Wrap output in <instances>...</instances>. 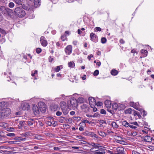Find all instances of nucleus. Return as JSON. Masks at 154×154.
I'll use <instances>...</instances> for the list:
<instances>
[{"instance_id": "7ed1b4c3", "label": "nucleus", "mask_w": 154, "mask_h": 154, "mask_svg": "<svg viewBox=\"0 0 154 154\" xmlns=\"http://www.w3.org/2000/svg\"><path fill=\"white\" fill-rule=\"evenodd\" d=\"M5 106L2 109H0L2 114H3L2 116L4 118L8 116L11 113V110L9 108H5Z\"/></svg>"}, {"instance_id": "2eb2a0df", "label": "nucleus", "mask_w": 154, "mask_h": 154, "mask_svg": "<svg viewBox=\"0 0 154 154\" xmlns=\"http://www.w3.org/2000/svg\"><path fill=\"white\" fill-rule=\"evenodd\" d=\"M144 140L145 141L147 142H151L152 140L151 137L147 135L144 138Z\"/></svg>"}, {"instance_id": "e2e57ef3", "label": "nucleus", "mask_w": 154, "mask_h": 154, "mask_svg": "<svg viewBox=\"0 0 154 154\" xmlns=\"http://www.w3.org/2000/svg\"><path fill=\"white\" fill-rule=\"evenodd\" d=\"M95 29H96V31H100L101 30V29L98 27H96Z\"/></svg>"}, {"instance_id": "f704fd0d", "label": "nucleus", "mask_w": 154, "mask_h": 154, "mask_svg": "<svg viewBox=\"0 0 154 154\" xmlns=\"http://www.w3.org/2000/svg\"><path fill=\"white\" fill-rule=\"evenodd\" d=\"M62 111L65 115H66L68 113V111L65 109V108H62Z\"/></svg>"}, {"instance_id": "6ab92c4d", "label": "nucleus", "mask_w": 154, "mask_h": 154, "mask_svg": "<svg viewBox=\"0 0 154 154\" xmlns=\"http://www.w3.org/2000/svg\"><path fill=\"white\" fill-rule=\"evenodd\" d=\"M104 103L105 105L106 106L107 108H109L111 106V102L109 100H106L104 102Z\"/></svg>"}, {"instance_id": "79ce46f5", "label": "nucleus", "mask_w": 154, "mask_h": 154, "mask_svg": "<svg viewBox=\"0 0 154 154\" xmlns=\"http://www.w3.org/2000/svg\"><path fill=\"white\" fill-rule=\"evenodd\" d=\"M100 113L101 114H106V111L103 109H101L100 110Z\"/></svg>"}, {"instance_id": "a211bd4d", "label": "nucleus", "mask_w": 154, "mask_h": 154, "mask_svg": "<svg viewBox=\"0 0 154 154\" xmlns=\"http://www.w3.org/2000/svg\"><path fill=\"white\" fill-rule=\"evenodd\" d=\"M28 125H32L35 123V121L32 119H29L28 121L26 122Z\"/></svg>"}, {"instance_id": "412c9836", "label": "nucleus", "mask_w": 154, "mask_h": 154, "mask_svg": "<svg viewBox=\"0 0 154 154\" xmlns=\"http://www.w3.org/2000/svg\"><path fill=\"white\" fill-rule=\"evenodd\" d=\"M98 133L100 135L103 137H105L108 135L107 134L102 131H98Z\"/></svg>"}, {"instance_id": "473e14b6", "label": "nucleus", "mask_w": 154, "mask_h": 154, "mask_svg": "<svg viewBox=\"0 0 154 154\" xmlns=\"http://www.w3.org/2000/svg\"><path fill=\"white\" fill-rule=\"evenodd\" d=\"M14 1L17 4L19 5H22V2L21 0H14Z\"/></svg>"}, {"instance_id": "c85d7f7f", "label": "nucleus", "mask_w": 154, "mask_h": 154, "mask_svg": "<svg viewBox=\"0 0 154 154\" xmlns=\"http://www.w3.org/2000/svg\"><path fill=\"white\" fill-rule=\"evenodd\" d=\"M68 65L69 67L72 68L75 66V63L73 62H70L68 63Z\"/></svg>"}, {"instance_id": "f257e3e1", "label": "nucleus", "mask_w": 154, "mask_h": 154, "mask_svg": "<svg viewBox=\"0 0 154 154\" xmlns=\"http://www.w3.org/2000/svg\"><path fill=\"white\" fill-rule=\"evenodd\" d=\"M0 10L2 13L5 16H11L13 14V11L8 8H6L5 6H2L0 8Z\"/></svg>"}, {"instance_id": "423d86ee", "label": "nucleus", "mask_w": 154, "mask_h": 154, "mask_svg": "<svg viewBox=\"0 0 154 154\" xmlns=\"http://www.w3.org/2000/svg\"><path fill=\"white\" fill-rule=\"evenodd\" d=\"M70 103L73 107H76L78 106L77 101L75 98L72 97L70 99Z\"/></svg>"}, {"instance_id": "0e129e2a", "label": "nucleus", "mask_w": 154, "mask_h": 154, "mask_svg": "<svg viewBox=\"0 0 154 154\" xmlns=\"http://www.w3.org/2000/svg\"><path fill=\"white\" fill-rule=\"evenodd\" d=\"M132 154H140L139 152L134 150L132 151Z\"/></svg>"}, {"instance_id": "680f3d73", "label": "nucleus", "mask_w": 154, "mask_h": 154, "mask_svg": "<svg viewBox=\"0 0 154 154\" xmlns=\"http://www.w3.org/2000/svg\"><path fill=\"white\" fill-rule=\"evenodd\" d=\"M98 121L101 124H103V123H105L106 124V121L105 120H99Z\"/></svg>"}, {"instance_id": "72a5a7b5", "label": "nucleus", "mask_w": 154, "mask_h": 154, "mask_svg": "<svg viewBox=\"0 0 154 154\" xmlns=\"http://www.w3.org/2000/svg\"><path fill=\"white\" fill-rule=\"evenodd\" d=\"M21 8L23 9H24L26 10H29V8L28 7L25 5L23 4V5H22V7Z\"/></svg>"}, {"instance_id": "a19ab883", "label": "nucleus", "mask_w": 154, "mask_h": 154, "mask_svg": "<svg viewBox=\"0 0 154 154\" xmlns=\"http://www.w3.org/2000/svg\"><path fill=\"white\" fill-rule=\"evenodd\" d=\"M99 73V70H96L94 71V73H93V75L94 76H96L98 75Z\"/></svg>"}, {"instance_id": "de8ad7c7", "label": "nucleus", "mask_w": 154, "mask_h": 154, "mask_svg": "<svg viewBox=\"0 0 154 154\" xmlns=\"http://www.w3.org/2000/svg\"><path fill=\"white\" fill-rule=\"evenodd\" d=\"M0 32L4 35L6 33L5 31L1 28H0Z\"/></svg>"}, {"instance_id": "5fc2aeb1", "label": "nucleus", "mask_w": 154, "mask_h": 154, "mask_svg": "<svg viewBox=\"0 0 154 154\" xmlns=\"http://www.w3.org/2000/svg\"><path fill=\"white\" fill-rule=\"evenodd\" d=\"M138 112L135 110L134 109H133V110L132 111V113L133 114V115L134 116H136V115H137V114Z\"/></svg>"}, {"instance_id": "49530a36", "label": "nucleus", "mask_w": 154, "mask_h": 154, "mask_svg": "<svg viewBox=\"0 0 154 154\" xmlns=\"http://www.w3.org/2000/svg\"><path fill=\"white\" fill-rule=\"evenodd\" d=\"M65 119V118L63 117H60V119L59 120V121L60 123H63V120Z\"/></svg>"}, {"instance_id": "4c0bfd02", "label": "nucleus", "mask_w": 154, "mask_h": 154, "mask_svg": "<svg viewBox=\"0 0 154 154\" xmlns=\"http://www.w3.org/2000/svg\"><path fill=\"white\" fill-rule=\"evenodd\" d=\"M106 39L105 37H103L101 39V42L103 44L106 43Z\"/></svg>"}, {"instance_id": "4468645a", "label": "nucleus", "mask_w": 154, "mask_h": 154, "mask_svg": "<svg viewBox=\"0 0 154 154\" xmlns=\"http://www.w3.org/2000/svg\"><path fill=\"white\" fill-rule=\"evenodd\" d=\"M139 105V103L138 102L134 103V102H131L130 103V106L133 107L136 109L138 107Z\"/></svg>"}, {"instance_id": "c03bdc74", "label": "nucleus", "mask_w": 154, "mask_h": 154, "mask_svg": "<svg viewBox=\"0 0 154 154\" xmlns=\"http://www.w3.org/2000/svg\"><path fill=\"white\" fill-rule=\"evenodd\" d=\"M60 66H57L55 69V71L57 72H58L60 70Z\"/></svg>"}, {"instance_id": "cd10ccee", "label": "nucleus", "mask_w": 154, "mask_h": 154, "mask_svg": "<svg viewBox=\"0 0 154 154\" xmlns=\"http://www.w3.org/2000/svg\"><path fill=\"white\" fill-rule=\"evenodd\" d=\"M141 52L142 54H144V56H147V54L148 53L147 51L145 50L142 49L141 50Z\"/></svg>"}, {"instance_id": "f03ea898", "label": "nucleus", "mask_w": 154, "mask_h": 154, "mask_svg": "<svg viewBox=\"0 0 154 154\" xmlns=\"http://www.w3.org/2000/svg\"><path fill=\"white\" fill-rule=\"evenodd\" d=\"M14 12L16 15L20 18L24 17L26 14L25 11L21 7H16Z\"/></svg>"}, {"instance_id": "ddd939ff", "label": "nucleus", "mask_w": 154, "mask_h": 154, "mask_svg": "<svg viewBox=\"0 0 154 154\" xmlns=\"http://www.w3.org/2000/svg\"><path fill=\"white\" fill-rule=\"evenodd\" d=\"M58 108L59 106L57 104H52L51 106V109L52 111H55L58 109Z\"/></svg>"}, {"instance_id": "2f4dec72", "label": "nucleus", "mask_w": 154, "mask_h": 154, "mask_svg": "<svg viewBox=\"0 0 154 154\" xmlns=\"http://www.w3.org/2000/svg\"><path fill=\"white\" fill-rule=\"evenodd\" d=\"M118 104L116 103H114L112 105V107L115 110H116L117 109Z\"/></svg>"}, {"instance_id": "0eeeda50", "label": "nucleus", "mask_w": 154, "mask_h": 154, "mask_svg": "<svg viewBox=\"0 0 154 154\" xmlns=\"http://www.w3.org/2000/svg\"><path fill=\"white\" fill-rule=\"evenodd\" d=\"M90 37L91 40L94 42H96L98 41L97 36L94 33H91L90 34Z\"/></svg>"}, {"instance_id": "6e6d98bb", "label": "nucleus", "mask_w": 154, "mask_h": 154, "mask_svg": "<svg viewBox=\"0 0 154 154\" xmlns=\"http://www.w3.org/2000/svg\"><path fill=\"white\" fill-rule=\"evenodd\" d=\"M116 142L118 143H122V142H125V141L123 140H120L119 139H116Z\"/></svg>"}, {"instance_id": "c9c22d12", "label": "nucleus", "mask_w": 154, "mask_h": 154, "mask_svg": "<svg viewBox=\"0 0 154 154\" xmlns=\"http://www.w3.org/2000/svg\"><path fill=\"white\" fill-rule=\"evenodd\" d=\"M66 103L64 102H61L60 103V106H61V109L62 108H65V107H66Z\"/></svg>"}, {"instance_id": "a18cd8bd", "label": "nucleus", "mask_w": 154, "mask_h": 154, "mask_svg": "<svg viewBox=\"0 0 154 154\" xmlns=\"http://www.w3.org/2000/svg\"><path fill=\"white\" fill-rule=\"evenodd\" d=\"M66 38V35H62L61 37V39L63 41H64Z\"/></svg>"}, {"instance_id": "09e8293b", "label": "nucleus", "mask_w": 154, "mask_h": 154, "mask_svg": "<svg viewBox=\"0 0 154 154\" xmlns=\"http://www.w3.org/2000/svg\"><path fill=\"white\" fill-rule=\"evenodd\" d=\"M19 124L22 126H24L25 124V122L24 121H21L19 122Z\"/></svg>"}, {"instance_id": "864d4df0", "label": "nucleus", "mask_w": 154, "mask_h": 154, "mask_svg": "<svg viewBox=\"0 0 154 154\" xmlns=\"http://www.w3.org/2000/svg\"><path fill=\"white\" fill-rule=\"evenodd\" d=\"M41 51H42V49H41V48H37L36 51V53H37L39 54L40 53H41Z\"/></svg>"}, {"instance_id": "37998d69", "label": "nucleus", "mask_w": 154, "mask_h": 154, "mask_svg": "<svg viewBox=\"0 0 154 154\" xmlns=\"http://www.w3.org/2000/svg\"><path fill=\"white\" fill-rule=\"evenodd\" d=\"M7 136L9 137H14L15 136V134L13 133H9L6 134Z\"/></svg>"}, {"instance_id": "4be33fe9", "label": "nucleus", "mask_w": 154, "mask_h": 154, "mask_svg": "<svg viewBox=\"0 0 154 154\" xmlns=\"http://www.w3.org/2000/svg\"><path fill=\"white\" fill-rule=\"evenodd\" d=\"M89 103H96V100L93 97H90L88 98Z\"/></svg>"}, {"instance_id": "052dcab7", "label": "nucleus", "mask_w": 154, "mask_h": 154, "mask_svg": "<svg viewBox=\"0 0 154 154\" xmlns=\"http://www.w3.org/2000/svg\"><path fill=\"white\" fill-rule=\"evenodd\" d=\"M103 105V103L101 102H98L97 103V106H100Z\"/></svg>"}, {"instance_id": "bf43d9fd", "label": "nucleus", "mask_w": 154, "mask_h": 154, "mask_svg": "<svg viewBox=\"0 0 154 154\" xmlns=\"http://www.w3.org/2000/svg\"><path fill=\"white\" fill-rule=\"evenodd\" d=\"M82 122L83 123H87L90 124L89 122L87 120L82 119Z\"/></svg>"}, {"instance_id": "6e6552de", "label": "nucleus", "mask_w": 154, "mask_h": 154, "mask_svg": "<svg viewBox=\"0 0 154 154\" xmlns=\"http://www.w3.org/2000/svg\"><path fill=\"white\" fill-rule=\"evenodd\" d=\"M82 111L86 113L88 112L89 110L90 107L86 104H83L81 106Z\"/></svg>"}, {"instance_id": "5701e85b", "label": "nucleus", "mask_w": 154, "mask_h": 154, "mask_svg": "<svg viewBox=\"0 0 154 154\" xmlns=\"http://www.w3.org/2000/svg\"><path fill=\"white\" fill-rule=\"evenodd\" d=\"M102 147L101 146H99V144L98 143H95V144L94 145L93 148H91L90 149V150L91 151L94 148L97 149V148H100Z\"/></svg>"}, {"instance_id": "9b49d317", "label": "nucleus", "mask_w": 154, "mask_h": 154, "mask_svg": "<svg viewBox=\"0 0 154 154\" xmlns=\"http://www.w3.org/2000/svg\"><path fill=\"white\" fill-rule=\"evenodd\" d=\"M65 51L67 54H70L72 52V46L71 45L67 46L65 48Z\"/></svg>"}, {"instance_id": "a878e982", "label": "nucleus", "mask_w": 154, "mask_h": 154, "mask_svg": "<svg viewBox=\"0 0 154 154\" xmlns=\"http://www.w3.org/2000/svg\"><path fill=\"white\" fill-rule=\"evenodd\" d=\"M77 103H82L84 102V98L82 97H79L77 100Z\"/></svg>"}, {"instance_id": "39448f33", "label": "nucleus", "mask_w": 154, "mask_h": 154, "mask_svg": "<svg viewBox=\"0 0 154 154\" xmlns=\"http://www.w3.org/2000/svg\"><path fill=\"white\" fill-rule=\"evenodd\" d=\"M32 109L35 115L38 116L40 112L39 108H38L37 106L35 104H32Z\"/></svg>"}, {"instance_id": "ea45409f", "label": "nucleus", "mask_w": 154, "mask_h": 154, "mask_svg": "<svg viewBox=\"0 0 154 154\" xmlns=\"http://www.w3.org/2000/svg\"><path fill=\"white\" fill-rule=\"evenodd\" d=\"M93 117H100V115L98 112H96L93 115Z\"/></svg>"}, {"instance_id": "1a4fd4ad", "label": "nucleus", "mask_w": 154, "mask_h": 154, "mask_svg": "<svg viewBox=\"0 0 154 154\" xmlns=\"http://www.w3.org/2000/svg\"><path fill=\"white\" fill-rule=\"evenodd\" d=\"M117 153L115 154H125L124 148L122 147H118L116 149Z\"/></svg>"}, {"instance_id": "69168bd1", "label": "nucleus", "mask_w": 154, "mask_h": 154, "mask_svg": "<svg viewBox=\"0 0 154 154\" xmlns=\"http://www.w3.org/2000/svg\"><path fill=\"white\" fill-rule=\"evenodd\" d=\"M62 114V112L59 111H57L56 113V114L57 116H60Z\"/></svg>"}, {"instance_id": "dca6fc26", "label": "nucleus", "mask_w": 154, "mask_h": 154, "mask_svg": "<svg viewBox=\"0 0 154 154\" xmlns=\"http://www.w3.org/2000/svg\"><path fill=\"white\" fill-rule=\"evenodd\" d=\"M88 136L92 137H95L97 139H98L99 137L95 134L93 132L88 131Z\"/></svg>"}, {"instance_id": "aec40b11", "label": "nucleus", "mask_w": 154, "mask_h": 154, "mask_svg": "<svg viewBox=\"0 0 154 154\" xmlns=\"http://www.w3.org/2000/svg\"><path fill=\"white\" fill-rule=\"evenodd\" d=\"M133 109H132L131 108H129L128 109H126L125 110V113L126 114H131L132 113V111Z\"/></svg>"}, {"instance_id": "8fccbe9b", "label": "nucleus", "mask_w": 154, "mask_h": 154, "mask_svg": "<svg viewBox=\"0 0 154 154\" xmlns=\"http://www.w3.org/2000/svg\"><path fill=\"white\" fill-rule=\"evenodd\" d=\"M47 124L49 126H51L52 124V121L51 120L48 121L47 122Z\"/></svg>"}, {"instance_id": "393cba45", "label": "nucleus", "mask_w": 154, "mask_h": 154, "mask_svg": "<svg viewBox=\"0 0 154 154\" xmlns=\"http://www.w3.org/2000/svg\"><path fill=\"white\" fill-rule=\"evenodd\" d=\"M111 74L113 75H116L118 73V71L115 69H112L111 72Z\"/></svg>"}, {"instance_id": "f3484780", "label": "nucleus", "mask_w": 154, "mask_h": 154, "mask_svg": "<svg viewBox=\"0 0 154 154\" xmlns=\"http://www.w3.org/2000/svg\"><path fill=\"white\" fill-rule=\"evenodd\" d=\"M34 4L35 8L38 7L41 4L40 0H34Z\"/></svg>"}, {"instance_id": "bb28decb", "label": "nucleus", "mask_w": 154, "mask_h": 154, "mask_svg": "<svg viewBox=\"0 0 154 154\" xmlns=\"http://www.w3.org/2000/svg\"><path fill=\"white\" fill-rule=\"evenodd\" d=\"M99 150H96L94 154H105V152L104 150H103L102 152L98 151Z\"/></svg>"}, {"instance_id": "f8f14e48", "label": "nucleus", "mask_w": 154, "mask_h": 154, "mask_svg": "<svg viewBox=\"0 0 154 154\" xmlns=\"http://www.w3.org/2000/svg\"><path fill=\"white\" fill-rule=\"evenodd\" d=\"M22 109L23 110H28L29 109V105L28 103H24L22 105Z\"/></svg>"}, {"instance_id": "3c124183", "label": "nucleus", "mask_w": 154, "mask_h": 154, "mask_svg": "<svg viewBox=\"0 0 154 154\" xmlns=\"http://www.w3.org/2000/svg\"><path fill=\"white\" fill-rule=\"evenodd\" d=\"M136 110H138L140 112H141L142 111V112H144V114H143V115H144V113L145 112V111H144V110H143V109H142L141 108H138V107L137 108V109H136Z\"/></svg>"}, {"instance_id": "b1692460", "label": "nucleus", "mask_w": 154, "mask_h": 154, "mask_svg": "<svg viewBox=\"0 0 154 154\" xmlns=\"http://www.w3.org/2000/svg\"><path fill=\"white\" fill-rule=\"evenodd\" d=\"M14 139L15 140H18L22 141H25L26 140V138H22L21 137H17L14 138Z\"/></svg>"}, {"instance_id": "603ef678", "label": "nucleus", "mask_w": 154, "mask_h": 154, "mask_svg": "<svg viewBox=\"0 0 154 154\" xmlns=\"http://www.w3.org/2000/svg\"><path fill=\"white\" fill-rule=\"evenodd\" d=\"M52 125L53 126L55 127L57 125V124L56 123V121L55 122L54 120H53L52 121Z\"/></svg>"}, {"instance_id": "338daca9", "label": "nucleus", "mask_w": 154, "mask_h": 154, "mask_svg": "<svg viewBox=\"0 0 154 154\" xmlns=\"http://www.w3.org/2000/svg\"><path fill=\"white\" fill-rule=\"evenodd\" d=\"M96 104V103H89L90 105V106L91 107V108H93L95 105Z\"/></svg>"}, {"instance_id": "58836bf2", "label": "nucleus", "mask_w": 154, "mask_h": 154, "mask_svg": "<svg viewBox=\"0 0 154 154\" xmlns=\"http://www.w3.org/2000/svg\"><path fill=\"white\" fill-rule=\"evenodd\" d=\"M14 6V3L12 2H11L9 3L8 5V6L10 8H13Z\"/></svg>"}, {"instance_id": "20e7f679", "label": "nucleus", "mask_w": 154, "mask_h": 154, "mask_svg": "<svg viewBox=\"0 0 154 154\" xmlns=\"http://www.w3.org/2000/svg\"><path fill=\"white\" fill-rule=\"evenodd\" d=\"M39 110L42 113H44L46 111V104L43 102H39L38 103Z\"/></svg>"}, {"instance_id": "7c9ffc66", "label": "nucleus", "mask_w": 154, "mask_h": 154, "mask_svg": "<svg viewBox=\"0 0 154 154\" xmlns=\"http://www.w3.org/2000/svg\"><path fill=\"white\" fill-rule=\"evenodd\" d=\"M122 125L126 127L129 126V123L126 121H124L122 123Z\"/></svg>"}, {"instance_id": "e433bc0d", "label": "nucleus", "mask_w": 154, "mask_h": 154, "mask_svg": "<svg viewBox=\"0 0 154 154\" xmlns=\"http://www.w3.org/2000/svg\"><path fill=\"white\" fill-rule=\"evenodd\" d=\"M112 125L113 127L116 128H117L118 127L116 123L115 122H112Z\"/></svg>"}, {"instance_id": "c756f323", "label": "nucleus", "mask_w": 154, "mask_h": 154, "mask_svg": "<svg viewBox=\"0 0 154 154\" xmlns=\"http://www.w3.org/2000/svg\"><path fill=\"white\" fill-rule=\"evenodd\" d=\"M34 138L39 140H41L42 139L41 136L37 134L35 135Z\"/></svg>"}, {"instance_id": "4d7b16f0", "label": "nucleus", "mask_w": 154, "mask_h": 154, "mask_svg": "<svg viewBox=\"0 0 154 154\" xmlns=\"http://www.w3.org/2000/svg\"><path fill=\"white\" fill-rule=\"evenodd\" d=\"M130 123L131 124L134 125H135L137 126H139V125L136 122H131Z\"/></svg>"}, {"instance_id": "9d476101", "label": "nucleus", "mask_w": 154, "mask_h": 154, "mask_svg": "<svg viewBox=\"0 0 154 154\" xmlns=\"http://www.w3.org/2000/svg\"><path fill=\"white\" fill-rule=\"evenodd\" d=\"M40 41L42 45L43 46L45 47L48 44L47 42L45 39V37L44 36H42L41 37Z\"/></svg>"}, {"instance_id": "774afa93", "label": "nucleus", "mask_w": 154, "mask_h": 154, "mask_svg": "<svg viewBox=\"0 0 154 154\" xmlns=\"http://www.w3.org/2000/svg\"><path fill=\"white\" fill-rule=\"evenodd\" d=\"M54 60V58L51 56H50L49 59V60L50 62H51Z\"/></svg>"}, {"instance_id": "13d9d810", "label": "nucleus", "mask_w": 154, "mask_h": 154, "mask_svg": "<svg viewBox=\"0 0 154 154\" xmlns=\"http://www.w3.org/2000/svg\"><path fill=\"white\" fill-rule=\"evenodd\" d=\"M4 132L2 131H0V136L1 137H5V136L4 135Z\"/></svg>"}]
</instances>
